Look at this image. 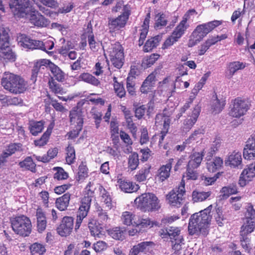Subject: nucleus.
<instances>
[{
    "mask_svg": "<svg viewBox=\"0 0 255 255\" xmlns=\"http://www.w3.org/2000/svg\"><path fill=\"white\" fill-rule=\"evenodd\" d=\"M213 206L210 205L206 209L193 214L189 219L188 232L190 235H200L205 236L209 232V226L212 219L211 212Z\"/></svg>",
    "mask_w": 255,
    "mask_h": 255,
    "instance_id": "f257e3e1",
    "label": "nucleus"
},
{
    "mask_svg": "<svg viewBox=\"0 0 255 255\" xmlns=\"http://www.w3.org/2000/svg\"><path fill=\"white\" fill-rule=\"evenodd\" d=\"M1 85L10 93L18 94L26 89V84L20 76L9 72H4L1 79Z\"/></svg>",
    "mask_w": 255,
    "mask_h": 255,
    "instance_id": "f03ea898",
    "label": "nucleus"
},
{
    "mask_svg": "<svg viewBox=\"0 0 255 255\" xmlns=\"http://www.w3.org/2000/svg\"><path fill=\"white\" fill-rule=\"evenodd\" d=\"M134 203L138 208L144 211L157 210L160 207L157 197L151 193L142 194L135 198Z\"/></svg>",
    "mask_w": 255,
    "mask_h": 255,
    "instance_id": "7ed1b4c3",
    "label": "nucleus"
},
{
    "mask_svg": "<svg viewBox=\"0 0 255 255\" xmlns=\"http://www.w3.org/2000/svg\"><path fill=\"white\" fill-rule=\"evenodd\" d=\"M12 230L17 235L28 236L31 232V223L30 219L24 215H21L10 219Z\"/></svg>",
    "mask_w": 255,
    "mask_h": 255,
    "instance_id": "20e7f679",
    "label": "nucleus"
},
{
    "mask_svg": "<svg viewBox=\"0 0 255 255\" xmlns=\"http://www.w3.org/2000/svg\"><path fill=\"white\" fill-rule=\"evenodd\" d=\"M110 60L112 65L117 69H120L123 66L125 56L124 49L119 42L112 44L108 50Z\"/></svg>",
    "mask_w": 255,
    "mask_h": 255,
    "instance_id": "39448f33",
    "label": "nucleus"
},
{
    "mask_svg": "<svg viewBox=\"0 0 255 255\" xmlns=\"http://www.w3.org/2000/svg\"><path fill=\"white\" fill-rule=\"evenodd\" d=\"M185 193V182L182 180L178 187L174 188L167 195L168 203L172 206L180 207L182 204L183 196Z\"/></svg>",
    "mask_w": 255,
    "mask_h": 255,
    "instance_id": "423d86ee",
    "label": "nucleus"
},
{
    "mask_svg": "<svg viewBox=\"0 0 255 255\" xmlns=\"http://www.w3.org/2000/svg\"><path fill=\"white\" fill-rule=\"evenodd\" d=\"M250 107V104L247 100L240 97L237 98L233 102L230 115L234 118H239L246 114Z\"/></svg>",
    "mask_w": 255,
    "mask_h": 255,
    "instance_id": "0eeeda50",
    "label": "nucleus"
},
{
    "mask_svg": "<svg viewBox=\"0 0 255 255\" xmlns=\"http://www.w3.org/2000/svg\"><path fill=\"white\" fill-rule=\"evenodd\" d=\"M221 23L220 21L214 20L200 24L193 31L192 36H194L198 40H202L209 32Z\"/></svg>",
    "mask_w": 255,
    "mask_h": 255,
    "instance_id": "6e6552de",
    "label": "nucleus"
},
{
    "mask_svg": "<svg viewBox=\"0 0 255 255\" xmlns=\"http://www.w3.org/2000/svg\"><path fill=\"white\" fill-rule=\"evenodd\" d=\"M29 0H10L9 6L15 16L24 17L27 13Z\"/></svg>",
    "mask_w": 255,
    "mask_h": 255,
    "instance_id": "1a4fd4ad",
    "label": "nucleus"
},
{
    "mask_svg": "<svg viewBox=\"0 0 255 255\" xmlns=\"http://www.w3.org/2000/svg\"><path fill=\"white\" fill-rule=\"evenodd\" d=\"M196 14H197V12L194 9L188 10L183 16L182 20L172 32L173 35L180 39L189 27V24L187 23V20L190 18V15Z\"/></svg>",
    "mask_w": 255,
    "mask_h": 255,
    "instance_id": "9d476101",
    "label": "nucleus"
},
{
    "mask_svg": "<svg viewBox=\"0 0 255 255\" xmlns=\"http://www.w3.org/2000/svg\"><path fill=\"white\" fill-rule=\"evenodd\" d=\"M101 185L96 183L94 181H89L83 191V197L81 200V204L91 207L92 199L95 196V191L97 188L99 189Z\"/></svg>",
    "mask_w": 255,
    "mask_h": 255,
    "instance_id": "9b49d317",
    "label": "nucleus"
},
{
    "mask_svg": "<svg viewBox=\"0 0 255 255\" xmlns=\"http://www.w3.org/2000/svg\"><path fill=\"white\" fill-rule=\"evenodd\" d=\"M130 14V12L129 10H125L122 14L117 18L109 19V28L115 31L124 27L127 22Z\"/></svg>",
    "mask_w": 255,
    "mask_h": 255,
    "instance_id": "f8f14e48",
    "label": "nucleus"
},
{
    "mask_svg": "<svg viewBox=\"0 0 255 255\" xmlns=\"http://www.w3.org/2000/svg\"><path fill=\"white\" fill-rule=\"evenodd\" d=\"M73 226L74 219L71 217L65 216L57 228V233L62 237H67L71 233Z\"/></svg>",
    "mask_w": 255,
    "mask_h": 255,
    "instance_id": "ddd939ff",
    "label": "nucleus"
},
{
    "mask_svg": "<svg viewBox=\"0 0 255 255\" xmlns=\"http://www.w3.org/2000/svg\"><path fill=\"white\" fill-rule=\"evenodd\" d=\"M18 44L22 48L26 49H37L39 40L32 39L29 36L23 34H20L17 37Z\"/></svg>",
    "mask_w": 255,
    "mask_h": 255,
    "instance_id": "4468645a",
    "label": "nucleus"
},
{
    "mask_svg": "<svg viewBox=\"0 0 255 255\" xmlns=\"http://www.w3.org/2000/svg\"><path fill=\"white\" fill-rule=\"evenodd\" d=\"M255 177V162L250 164L247 168L244 169L239 180V184L244 187L248 182Z\"/></svg>",
    "mask_w": 255,
    "mask_h": 255,
    "instance_id": "2eb2a0df",
    "label": "nucleus"
},
{
    "mask_svg": "<svg viewBox=\"0 0 255 255\" xmlns=\"http://www.w3.org/2000/svg\"><path fill=\"white\" fill-rule=\"evenodd\" d=\"M70 121L72 125L82 128L83 124V115L82 110L78 107H74L70 112Z\"/></svg>",
    "mask_w": 255,
    "mask_h": 255,
    "instance_id": "dca6fc26",
    "label": "nucleus"
},
{
    "mask_svg": "<svg viewBox=\"0 0 255 255\" xmlns=\"http://www.w3.org/2000/svg\"><path fill=\"white\" fill-rule=\"evenodd\" d=\"M243 156L248 160L255 159V133L247 140L244 149Z\"/></svg>",
    "mask_w": 255,
    "mask_h": 255,
    "instance_id": "f3484780",
    "label": "nucleus"
},
{
    "mask_svg": "<svg viewBox=\"0 0 255 255\" xmlns=\"http://www.w3.org/2000/svg\"><path fill=\"white\" fill-rule=\"evenodd\" d=\"M174 159L170 158L166 164L162 165L158 169L157 176L160 181L163 182L169 177L172 165Z\"/></svg>",
    "mask_w": 255,
    "mask_h": 255,
    "instance_id": "a211bd4d",
    "label": "nucleus"
},
{
    "mask_svg": "<svg viewBox=\"0 0 255 255\" xmlns=\"http://www.w3.org/2000/svg\"><path fill=\"white\" fill-rule=\"evenodd\" d=\"M154 225L157 226V223L151 220L148 217H138L137 220L133 221V226L139 229V231H143L146 228H150Z\"/></svg>",
    "mask_w": 255,
    "mask_h": 255,
    "instance_id": "6ab92c4d",
    "label": "nucleus"
},
{
    "mask_svg": "<svg viewBox=\"0 0 255 255\" xmlns=\"http://www.w3.org/2000/svg\"><path fill=\"white\" fill-rule=\"evenodd\" d=\"M22 144L20 143H10L6 147L5 151L0 155V163H3L6 158L11 156L16 151H22Z\"/></svg>",
    "mask_w": 255,
    "mask_h": 255,
    "instance_id": "aec40b11",
    "label": "nucleus"
},
{
    "mask_svg": "<svg viewBox=\"0 0 255 255\" xmlns=\"http://www.w3.org/2000/svg\"><path fill=\"white\" fill-rule=\"evenodd\" d=\"M118 183L121 190L126 193L134 192L139 188V185L135 183L123 179H119Z\"/></svg>",
    "mask_w": 255,
    "mask_h": 255,
    "instance_id": "412c9836",
    "label": "nucleus"
},
{
    "mask_svg": "<svg viewBox=\"0 0 255 255\" xmlns=\"http://www.w3.org/2000/svg\"><path fill=\"white\" fill-rule=\"evenodd\" d=\"M156 73L153 72L150 73L143 81L141 87L140 91L142 93L147 94L151 90L156 82Z\"/></svg>",
    "mask_w": 255,
    "mask_h": 255,
    "instance_id": "4be33fe9",
    "label": "nucleus"
},
{
    "mask_svg": "<svg viewBox=\"0 0 255 255\" xmlns=\"http://www.w3.org/2000/svg\"><path fill=\"white\" fill-rule=\"evenodd\" d=\"M242 159L241 153L234 151L228 156L225 163L226 165L230 166L231 167H238L241 164Z\"/></svg>",
    "mask_w": 255,
    "mask_h": 255,
    "instance_id": "5701e85b",
    "label": "nucleus"
},
{
    "mask_svg": "<svg viewBox=\"0 0 255 255\" xmlns=\"http://www.w3.org/2000/svg\"><path fill=\"white\" fill-rule=\"evenodd\" d=\"M71 196V194L67 192L58 198L55 202L56 207L61 211L66 210L69 205Z\"/></svg>",
    "mask_w": 255,
    "mask_h": 255,
    "instance_id": "b1692460",
    "label": "nucleus"
},
{
    "mask_svg": "<svg viewBox=\"0 0 255 255\" xmlns=\"http://www.w3.org/2000/svg\"><path fill=\"white\" fill-rule=\"evenodd\" d=\"M37 231L39 233L43 232L47 226V221L44 213L41 209H38L36 211Z\"/></svg>",
    "mask_w": 255,
    "mask_h": 255,
    "instance_id": "393cba45",
    "label": "nucleus"
},
{
    "mask_svg": "<svg viewBox=\"0 0 255 255\" xmlns=\"http://www.w3.org/2000/svg\"><path fill=\"white\" fill-rule=\"evenodd\" d=\"M90 208V207L88 206H86L82 204H81L77 215L76 222L75 228L76 230L79 228L83 219L87 216Z\"/></svg>",
    "mask_w": 255,
    "mask_h": 255,
    "instance_id": "a878e982",
    "label": "nucleus"
},
{
    "mask_svg": "<svg viewBox=\"0 0 255 255\" xmlns=\"http://www.w3.org/2000/svg\"><path fill=\"white\" fill-rule=\"evenodd\" d=\"M29 20L31 23L38 27H45L48 24L47 19L39 13L31 14Z\"/></svg>",
    "mask_w": 255,
    "mask_h": 255,
    "instance_id": "bb28decb",
    "label": "nucleus"
},
{
    "mask_svg": "<svg viewBox=\"0 0 255 255\" xmlns=\"http://www.w3.org/2000/svg\"><path fill=\"white\" fill-rule=\"evenodd\" d=\"M99 191L102 202L104 203L109 210L111 209L113 205L110 192H108L102 186H99Z\"/></svg>",
    "mask_w": 255,
    "mask_h": 255,
    "instance_id": "cd10ccee",
    "label": "nucleus"
},
{
    "mask_svg": "<svg viewBox=\"0 0 255 255\" xmlns=\"http://www.w3.org/2000/svg\"><path fill=\"white\" fill-rule=\"evenodd\" d=\"M168 15L163 12H158L154 17V27L156 29H160L167 24Z\"/></svg>",
    "mask_w": 255,
    "mask_h": 255,
    "instance_id": "c85d7f7f",
    "label": "nucleus"
},
{
    "mask_svg": "<svg viewBox=\"0 0 255 255\" xmlns=\"http://www.w3.org/2000/svg\"><path fill=\"white\" fill-rule=\"evenodd\" d=\"M199 114L200 111L199 110L194 109L190 118L185 120L183 122V128L184 130H185L186 131H189L191 129L196 122Z\"/></svg>",
    "mask_w": 255,
    "mask_h": 255,
    "instance_id": "c756f323",
    "label": "nucleus"
},
{
    "mask_svg": "<svg viewBox=\"0 0 255 255\" xmlns=\"http://www.w3.org/2000/svg\"><path fill=\"white\" fill-rule=\"evenodd\" d=\"M44 128V122L42 121H30L28 123V129L30 132L34 136L41 132Z\"/></svg>",
    "mask_w": 255,
    "mask_h": 255,
    "instance_id": "7c9ffc66",
    "label": "nucleus"
},
{
    "mask_svg": "<svg viewBox=\"0 0 255 255\" xmlns=\"http://www.w3.org/2000/svg\"><path fill=\"white\" fill-rule=\"evenodd\" d=\"M204 156V151L201 152H195L190 156V160L188 162V165L189 167L193 168H198L203 159Z\"/></svg>",
    "mask_w": 255,
    "mask_h": 255,
    "instance_id": "2f4dec72",
    "label": "nucleus"
},
{
    "mask_svg": "<svg viewBox=\"0 0 255 255\" xmlns=\"http://www.w3.org/2000/svg\"><path fill=\"white\" fill-rule=\"evenodd\" d=\"M0 56L1 57L9 61H15L16 58V54L12 51L9 45H7V47H0Z\"/></svg>",
    "mask_w": 255,
    "mask_h": 255,
    "instance_id": "473e14b6",
    "label": "nucleus"
},
{
    "mask_svg": "<svg viewBox=\"0 0 255 255\" xmlns=\"http://www.w3.org/2000/svg\"><path fill=\"white\" fill-rule=\"evenodd\" d=\"M150 168L149 165H145L135 175V179L139 182L145 181L149 174Z\"/></svg>",
    "mask_w": 255,
    "mask_h": 255,
    "instance_id": "72a5a7b5",
    "label": "nucleus"
},
{
    "mask_svg": "<svg viewBox=\"0 0 255 255\" xmlns=\"http://www.w3.org/2000/svg\"><path fill=\"white\" fill-rule=\"evenodd\" d=\"M205 132V128L203 126L195 129L190 134L188 138L186 140V143H190L192 141H196L199 139H201Z\"/></svg>",
    "mask_w": 255,
    "mask_h": 255,
    "instance_id": "f704fd0d",
    "label": "nucleus"
},
{
    "mask_svg": "<svg viewBox=\"0 0 255 255\" xmlns=\"http://www.w3.org/2000/svg\"><path fill=\"white\" fill-rule=\"evenodd\" d=\"M223 164V159L220 157H215L213 160L207 163V169L209 171L214 172L221 168Z\"/></svg>",
    "mask_w": 255,
    "mask_h": 255,
    "instance_id": "c9c22d12",
    "label": "nucleus"
},
{
    "mask_svg": "<svg viewBox=\"0 0 255 255\" xmlns=\"http://www.w3.org/2000/svg\"><path fill=\"white\" fill-rule=\"evenodd\" d=\"M160 39L161 37L159 35L148 39L143 47V51L145 52L151 51L154 48L156 47L158 45Z\"/></svg>",
    "mask_w": 255,
    "mask_h": 255,
    "instance_id": "e433bc0d",
    "label": "nucleus"
},
{
    "mask_svg": "<svg viewBox=\"0 0 255 255\" xmlns=\"http://www.w3.org/2000/svg\"><path fill=\"white\" fill-rule=\"evenodd\" d=\"M255 229V221L246 220V223L241 227L240 235L247 236Z\"/></svg>",
    "mask_w": 255,
    "mask_h": 255,
    "instance_id": "4c0bfd02",
    "label": "nucleus"
},
{
    "mask_svg": "<svg viewBox=\"0 0 255 255\" xmlns=\"http://www.w3.org/2000/svg\"><path fill=\"white\" fill-rule=\"evenodd\" d=\"M46 64H47V61L44 59L40 60L34 63L32 70L31 79L32 80H36L38 73L40 72L41 70L44 69Z\"/></svg>",
    "mask_w": 255,
    "mask_h": 255,
    "instance_id": "58836bf2",
    "label": "nucleus"
},
{
    "mask_svg": "<svg viewBox=\"0 0 255 255\" xmlns=\"http://www.w3.org/2000/svg\"><path fill=\"white\" fill-rule=\"evenodd\" d=\"M79 79L95 86H98L100 84V82L98 79L88 73H84L80 75Z\"/></svg>",
    "mask_w": 255,
    "mask_h": 255,
    "instance_id": "ea45409f",
    "label": "nucleus"
},
{
    "mask_svg": "<svg viewBox=\"0 0 255 255\" xmlns=\"http://www.w3.org/2000/svg\"><path fill=\"white\" fill-rule=\"evenodd\" d=\"M53 127V126L49 127L39 139L34 140V142L35 146L41 147L47 144L52 132Z\"/></svg>",
    "mask_w": 255,
    "mask_h": 255,
    "instance_id": "a19ab883",
    "label": "nucleus"
},
{
    "mask_svg": "<svg viewBox=\"0 0 255 255\" xmlns=\"http://www.w3.org/2000/svg\"><path fill=\"white\" fill-rule=\"evenodd\" d=\"M225 105L226 100L223 98L219 99L216 96V99L213 101L212 103L211 108L213 112L215 114L220 113L224 108Z\"/></svg>",
    "mask_w": 255,
    "mask_h": 255,
    "instance_id": "79ce46f5",
    "label": "nucleus"
},
{
    "mask_svg": "<svg viewBox=\"0 0 255 255\" xmlns=\"http://www.w3.org/2000/svg\"><path fill=\"white\" fill-rule=\"evenodd\" d=\"M211 191L208 192H199L197 191H194L192 192V200L194 202H202L206 200L211 195Z\"/></svg>",
    "mask_w": 255,
    "mask_h": 255,
    "instance_id": "37998d69",
    "label": "nucleus"
},
{
    "mask_svg": "<svg viewBox=\"0 0 255 255\" xmlns=\"http://www.w3.org/2000/svg\"><path fill=\"white\" fill-rule=\"evenodd\" d=\"M124 232L120 227H115L108 230L109 235L113 239L117 240H123L124 239Z\"/></svg>",
    "mask_w": 255,
    "mask_h": 255,
    "instance_id": "c03bdc74",
    "label": "nucleus"
},
{
    "mask_svg": "<svg viewBox=\"0 0 255 255\" xmlns=\"http://www.w3.org/2000/svg\"><path fill=\"white\" fill-rule=\"evenodd\" d=\"M180 229L179 228L175 227H169L165 229V232L163 231L165 235H167L170 239L175 241V239L179 238V237H183L180 235Z\"/></svg>",
    "mask_w": 255,
    "mask_h": 255,
    "instance_id": "a18cd8bd",
    "label": "nucleus"
},
{
    "mask_svg": "<svg viewBox=\"0 0 255 255\" xmlns=\"http://www.w3.org/2000/svg\"><path fill=\"white\" fill-rule=\"evenodd\" d=\"M19 165L21 168H24L25 169L32 172L35 171L36 164L30 156L26 157L23 161L20 162Z\"/></svg>",
    "mask_w": 255,
    "mask_h": 255,
    "instance_id": "49530a36",
    "label": "nucleus"
},
{
    "mask_svg": "<svg viewBox=\"0 0 255 255\" xmlns=\"http://www.w3.org/2000/svg\"><path fill=\"white\" fill-rule=\"evenodd\" d=\"M214 218L219 226L222 227L224 225V222L226 220L223 210L220 207H216L213 214Z\"/></svg>",
    "mask_w": 255,
    "mask_h": 255,
    "instance_id": "de8ad7c7",
    "label": "nucleus"
},
{
    "mask_svg": "<svg viewBox=\"0 0 255 255\" xmlns=\"http://www.w3.org/2000/svg\"><path fill=\"white\" fill-rule=\"evenodd\" d=\"M49 67L55 79L58 81L62 82L65 78V75L60 68L53 63H51Z\"/></svg>",
    "mask_w": 255,
    "mask_h": 255,
    "instance_id": "09e8293b",
    "label": "nucleus"
},
{
    "mask_svg": "<svg viewBox=\"0 0 255 255\" xmlns=\"http://www.w3.org/2000/svg\"><path fill=\"white\" fill-rule=\"evenodd\" d=\"M9 43V35L7 30L0 25V47H7Z\"/></svg>",
    "mask_w": 255,
    "mask_h": 255,
    "instance_id": "8fccbe9b",
    "label": "nucleus"
},
{
    "mask_svg": "<svg viewBox=\"0 0 255 255\" xmlns=\"http://www.w3.org/2000/svg\"><path fill=\"white\" fill-rule=\"evenodd\" d=\"M221 192L224 198H227L232 194L238 193V188L236 184H232L229 186L223 187Z\"/></svg>",
    "mask_w": 255,
    "mask_h": 255,
    "instance_id": "3c124183",
    "label": "nucleus"
},
{
    "mask_svg": "<svg viewBox=\"0 0 255 255\" xmlns=\"http://www.w3.org/2000/svg\"><path fill=\"white\" fill-rule=\"evenodd\" d=\"M48 84L50 89L55 95H63L65 93L64 90L61 87V85L55 81L52 78L49 80Z\"/></svg>",
    "mask_w": 255,
    "mask_h": 255,
    "instance_id": "603ef678",
    "label": "nucleus"
},
{
    "mask_svg": "<svg viewBox=\"0 0 255 255\" xmlns=\"http://www.w3.org/2000/svg\"><path fill=\"white\" fill-rule=\"evenodd\" d=\"M159 84L162 90H166L168 92H171L175 88V84L173 80L170 79V77H166L163 80L159 82Z\"/></svg>",
    "mask_w": 255,
    "mask_h": 255,
    "instance_id": "864d4df0",
    "label": "nucleus"
},
{
    "mask_svg": "<svg viewBox=\"0 0 255 255\" xmlns=\"http://www.w3.org/2000/svg\"><path fill=\"white\" fill-rule=\"evenodd\" d=\"M53 169L55 171L53 176L54 179L60 181L67 179L68 178V173L66 172L63 168L55 167Z\"/></svg>",
    "mask_w": 255,
    "mask_h": 255,
    "instance_id": "5fc2aeb1",
    "label": "nucleus"
},
{
    "mask_svg": "<svg viewBox=\"0 0 255 255\" xmlns=\"http://www.w3.org/2000/svg\"><path fill=\"white\" fill-rule=\"evenodd\" d=\"M139 159L138 155L136 152L132 153L128 159V166L131 170H134L138 166Z\"/></svg>",
    "mask_w": 255,
    "mask_h": 255,
    "instance_id": "6e6d98bb",
    "label": "nucleus"
},
{
    "mask_svg": "<svg viewBox=\"0 0 255 255\" xmlns=\"http://www.w3.org/2000/svg\"><path fill=\"white\" fill-rule=\"evenodd\" d=\"M246 67V63L240 61L230 63L228 66L230 74L233 76L238 70L243 69Z\"/></svg>",
    "mask_w": 255,
    "mask_h": 255,
    "instance_id": "4d7b16f0",
    "label": "nucleus"
},
{
    "mask_svg": "<svg viewBox=\"0 0 255 255\" xmlns=\"http://www.w3.org/2000/svg\"><path fill=\"white\" fill-rule=\"evenodd\" d=\"M74 45L70 41H67L64 44L58 49V53L64 58L67 57L68 53L73 49Z\"/></svg>",
    "mask_w": 255,
    "mask_h": 255,
    "instance_id": "13d9d810",
    "label": "nucleus"
},
{
    "mask_svg": "<svg viewBox=\"0 0 255 255\" xmlns=\"http://www.w3.org/2000/svg\"><path fill=\"white\" fill-rule=\"evenodd\" d=\"M30 250L32 255H43L46 252L45 246L41 244L35 243L30 246Z\"/></svg>",
    "mask_w": 255,
    "mask_h": 255,
    "instance_id": "bf43d9fd",
    "label": "nucleus"
},
{
    "mask_svg": "<svg viewBox=\"0 0 255 255\" xmlns=\"http://www.w3.org/2000/svg\"><path fill=\"white\" fill-rule=\"evenodd\" d=\"M88 42L90 48L93 52H97L100 48V44L99 42L96 41L95 36L92 33H90L88 36Z\"/></svg>",
    "mask_w": 255,
    "mask_h": 255,
    "instance_id": "052dcab7",
    "label": "nucleus"
},
{
    "mask_svg": "<svg viewBox=\"0 0 255 255\" xmlns=\"http://www.w3.org/2000/svg\"><path fill=\"white\" fill-rule=\"evenodd\" d=\"M66 161L67 164L70 165L75 162L76 159L74 148L69 145L66 148Z\"/></svg>",
    "mask_w": 255,
    "mask_h": 255,
    "instance_id": "680f3d73",
    "label": "nucleus"
},
{
    "mask_svg": "<svg viewBox=\"0 0 255 255\" xmlns=\"http://www.w3.org/2000/svg\"><path fill=\"white\" fill-rule=\"evenodd\" d=\"M170 120L167 116H165L164 114H158L155 118V124L156 126L163 125L164 127L166 125L168 126Z\"/></svg>",
    "mask_w": 255,
    "mask_h": 255,
    "instance_id": "e2e57ef3",
    "label": "nucleus"
},
{
    "mask_svg": "<svg viewBox=\"0 0 255 255\" xmlns=\"http://www.w3.org/2000/svg\"><path fill=\"white\" fill-rule=\"evenodd\" d=\"M245 218L246 220L255 221V210L253 205L251 203H248L246 206Z\"/></svg>",
    "mask_w": 255,
    "mask_h": 255,
    "instance_id": "0e129e2a",
    "label": "nucleus"
},
{
    "mask_svg": "<svg viewBox=\"0 0 255 255\" xmlns=\"http://www.w3.org/2000/svg\"><path fill=\"white\" fill-rule=\"evenodd\" d=\"M134 215L130 212H124L122 215V221L124 225L130 226L132 225L133 226V222Z\"/></svg>",
    "mask_w": 255,
    "mask_h": 255,
    "instance_id": "69168bd1",
    "label": "nucleus"
},
{
    "mask_svg": "<svg viewBox=\"0 0 255 255\" xmlns=\"http://www.w3.org/2000/svg\"><path fill=\"white\" fill-rule=\"evenodd\" d=\"M135 78L133 77H128L127 78V89L128 93L131 96L135 95Z\"/></svg>",
    "mask_w": 255,
    "mask_h": 255,
    "instance_id": "338daca9",
    "label": "nucleus"
},
{
    "mask_svg": "<svg viewBox=\"0 0 255 255\" xmlns=\"http://www.w3.org/2000/svg\"><path fill=\"white\" fill-rule=\"evenodd\" d=\"M74 3L72 2L65 1L61 7L58 9L57 13L64 14L70 12L74 8Z\"/></svg>",
    "mask_w": 255,
    "mask_h": 255,
    "instance_id": "774afa93",
    "label": "nucleus"
}]
</instances>
